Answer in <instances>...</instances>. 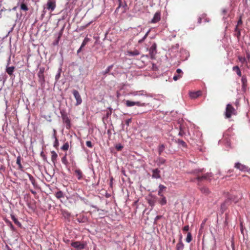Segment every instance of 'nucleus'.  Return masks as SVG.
I'll return each instance as SVG.
<instances>
[{
    "instance_id": "nucleus-14",
    "label": "nucleus",
    "mask_w": 250,
    "mask_h": 250,
    "mask_svg": "<svg viewBox=\"0 0 250 250\" xmlns=\"http://www.w3.org/2000/svg\"><path fill=\"white\" fill-rule=\"evenodd\" d=\"M199 189L202 193L205 194L206 195H208L210 193V190L207 187L204 186L200 187Z\"/></svg>"
},
{
    "instance_id": "nucleus-24",
    "label": "nucleus",
    "mask_w": 250,
    "mask_h": 250,
    "mask_svg": "<svg viewBox=\"0 0 250 250\" xmlns=\"http://www.w3.org/2000/svg\"><path fill=\"white\" fill-rule=\"evenodd\" d=\"M14 69L15 67L13 66L8 67L6 69V72L9 75L11 76L12 75H13Z\"/></svg>"
},
{
    "instance_id": "nucleus-19",
    "label": "nucleus",
    "mask_w": 250,
    "mask_h": 250,
    "mask_svg": "<svg viewBox=\"0 0 250 250\" xmlns=\"http://www.w3.org/2000/svg\"><path fill=\"white\" fill-rule=\"evenodd\" d=\"M75 173L78 180H81L83 178L82 171L80 169H77L75 170Z\"/></svg>"
},
{
    "instance_id": "nucleus-49",
    "label": "nucleus",
    "mask_w": 250,
    "mask_h": 250,
    "mask_svg": "<svg viewBox=\"0 0 250 250\" xmlns=\"http://www.w3.org/2000/svg\"><path fill=\"white\" fill-rule=\"evenodd\" d=\"M132 121V119L131 118H130V119H128L127 120H126L125 121V124L127 125V126H129V124Z\"/></svg>"
},
{
    "instance_id": "nucleus-17",
    "label": "nucleus",
    "mask_w": 250,
    "mask_h": 250,
    "mask_svg": "<svg viewBox=\"0 0 250 250\" xmlns=\"http://www.w3.org/2000/svg\"><path fill=\"white\" fill-rule=\"evenodd\" d=\"M51 160H52V162L53 163V164L55 165L57 161L58 155L56 153V152L54 150L51 151Z\"/></svg>"
},
{
    "instance_id": "nucleus-28",
    "label": "nucleus",
    "mask_w": 250,
    "mask_h": 250,
    "mask_svg": "<svg viewBox=\"0 0 250 250\" xmlns=\"http://www.w3.org/2000/svg\"><path fill=\"white\" fill-rule=\"evenodd\" d=\"M113 67V65L112 64V65H110L109 66H108L107 67V68L105 69V70L104 71H103V74L104 75H105L106 74L109 73V72L111 70V69H112Z\"/></svg>"
},
{
    "instance_id": "nucleus-4",
    "label": "nucleus",
    "mask_w": 250,
    "mask_h": 250,
    "mask_svg": "<svg viewBox=\"0 0 250 250\" xmlns=\"http://www.w3.org/2000/svg\"><path fill=\"white\" fill-rule=\"evenodd\" d=\"M125 105L127 107L132 106L134 105H137L139 106H145L146 104L145 103H142L139 101L137 102H132L129 100L125 101Z\"/></svg>"
},
{
    "instance_id": "nucleus-1",
    "label": "nucleus",
    "mask_w": 250,
    "mask_h": 250,
    "mask_svg": "<svg viewBox=\"0 0 250 250\" xmlns=\"http://www.w3.org/2000/svg\"><path fill=\"white\" fill-rule=\"evenodd\" d=\"M203 169H195L191 172V173L193 174L195 176L194 178L191 179V181L195 182L196 180H197L198 186L200 185L201 182L204 180L210 181L212 177V174L211 173H206L203 174Z\"/></svg>"
},
{
    "instance_id": "nucleus-36",
    "label": "nucleus",
    "mask_w": 250,
    "mask_h": 250,
    "mask_svg": "<svg viewBox=\"0 0 250 250\" xmlns=\"http://www.w3.org/2000/svg\"><path fill=\"white\" fill-rule=\"evenodd\" d=\"M149 32H150V30H148V31L146 32V33L145 34V35L144 36V37L142 39L138 41V42H139V43H140L143 42L145 41V40L146 38V37L148 36V34H149Z\"/></svg>"
},
{
    "instance_id": "nucleus-26",
    "label": "nucleus",
    "mask_w": 250,
    "mask_h": 250,
    "mask_svg": "<svg viewBox=\"0 0 250 250\" xmlns=\"http://www.w3.org/2000/svg\"><path fill=\"white\" fill-rule=\"evenodd\" d=\"M161 197H162V198L159 200V203L162 206L166 205L167 203L166 198L164 195H163V196H161Z\"/></svg>"
},
{
    "instance_id": "nucleus-7",
    "label": "nucleus",
    "mask_w": 250,
    "mask_h": 250,
    "mask_svg": "<svg viewBox=\"0 0 250 250\" xmlns=\"http://www.w3.org/2000/svg\"><path fill=\"white\" fill-rule=\"evenodd\" d=\"M56 7V1L48 0L46 3V8L51 12L53 11Z\"/></svg>"
},
{
    "instance_id": "nucleus-16",
    "label": "nucleus",
    "mask_w": 250,
    "mask_h": 250,
    "mask_svg": "<svg viewBox=\"0 0 250 250\" xmlns=\"http://www.w3.org/2000/svg\"><path fill=\"white\" fill-rule=\"evenodd\" d=\"M202 92L201 91H198L196 92H193L190 93V97L192 99H196L201 95Z\"/></svg>"
},
{
    "instance_id": "nucleus-30",
    "label": "nucleus",
    "mask_w": 250,
    "mask_h": 250,
    "mask_svg": "<svg viewBox=\"0 0 250 250\" xmlns=\"http://www.w3.org/2000/svg\"><path fill=\"white\" fill-rule=\"evenodd\" d=\"M11 218L15 224H16L17 225H18L19 226H21V224L19 222L18 219L16 218V217L14 215H11Z\"/></svg>"
},
{
    "instance_id": "nucleus-51",
    "label": "nucleus",
    "mask_w": 250,
    "mask_h": 250,
    "mask_svg": "<svg viewBox=\"0 0 250 250\" xmlns=\"http://www.w3.org/2000/svg\"><path fill=\"white\" fill-rule=\"evenodd\" d=\"M56 134H57V131L55 129H53V138L56 139V138H57V137H56Z\"/></svg>"
},
{
    "instance_id": "nucleus-45",
    "label": "nucleus",
    "mask_w": 250,
    "mask_h": 250,
    "mask_svg": "<svg viewBox=\"0 0 250 250\" xmlns=\"http://www.w3.org/2000/svg\"><path fill=\"white\" fill-rule=\"evenodd\" d=\"M126 7H127V4L126 2H125L124 4H123V7H122V8H123L122 12L123 13L125 12V11L126 10Z\"/></svg>"
},
{
    "instance_id": "nucleus-31",
    "label": "nucleus",
    "mask_w": 250,
    "mask_h": 250,
    "mask_svg": "<svg viewBox=\"0 0 250 250\" xmlns=\"http://www.w3.org/2000/svg\"><path fill=\"white\" fill-rule=\"evenodd\" d=\"M69 147V145L68 142H66L62 146L61 149L63 151H66L68 149Z\"/></svg>"
},
{
    "instance_id": "nucleus-22",
    "label": "nucleus",
    "mask_w": 250,
    "mask_h": 250,
    "mask_svg": "<svg viewBox=\"0 0 250 250\" xmlns=\"http://www.w3.org/2000/svg\"><path fill=\"white\" fill-rule=\"evenodd\" d=\"M127 55L129 56H137L140 54V52L138 50H134L133 51H128L127 52Z\"/></svg>"
},
{
    "instance_id": "nucleus-34",
    "label": "nucleus",
    "mask_w": 250,
    "mask_h": 250,
    "mask_svg": "<svg viewBox=\"0 0 250 250\" xmlns=\"http://www.w3.org/2000/svg\"><path fill=\"white\" fill-rule=\"evenodd\" d=\"M158 161V165L160 166L161 165L165 164L166 162V160L163 158H159L157 160Z\"/></svg>"
},
{
    "instance_id": "nucleus-37",
    "label": "nucleus",
    "mask_w": 250,
    "mask_h": 250,
    "mask_svg": "<svg viewBox=\"0 0 250 250\" xmlns=\"http://www.w3.org/2000/svg\"><path fill=\"white\" fill-rule=\"evenodd\" d=\"M243 24L242 16H240L239 18V20L237 21V24L236 27H239V26L242 25Z\"/></svg>"
},
{
    "instance_id": "nucleus-29",
    "label": "nucleus",
    "mask_w": 250,
    "mask_h": 250,
    "mask_svg": "<svg viewBox=\"0 0 250 250\" xmlns=\"http://www.w3.org/2000/svg\"><path fill=\"white\" fill-rule=\"evenodd\" d=\"M235 31L236 32L235 36L237 37V39H239L241 36V30L239 27H235Z\"/></svg>"
},
{
    "instance_id": "nucleus-12",
    "label": "nucleus",
    "mask_w": 250,
    "mask_h": 250,
    "mask_svg": "<svg viewBox=\"0 0 250 250\" xmlns=\"http://www.w3.org/2000/svg\"><path fill=\"white\" fill-rule=\"evenodd\" d=\"M242 87L243 90H245L247 87V79L246 76L243 75L241 78Z\"/></svg>"
},
{
    "instance_id": "nucleus-41",
    "label": "nucleus",
    "mask_w": 250,
    "mask_h": 250,
    "mask_svg": "<svg viewBox=\"0 0 250 250\" xmlns=\"http://www.w3.org/2000/svg\"><path fill=\"white\" fill-rule=\"evenodd\" d=\"M88 41H89V39L87 38H85L82 43V45L81 46V48H82L83 47H84L86 45V44L87 43Z\"/></svg>"
},
{
    "instance_id": "nucleus-42",
    "label": "nucleus",
    "mask_w": 250,
    "mask_h": 250,
    "mask_svg": "<svg viewBox=\"0 0 250 250\" xmlns=\"http://www.w3.org/2000/svg\"><path fill=\"white\" fill-rule=\"evenodd\" d=\"M5 167L1 164H0V173H1V172H4L5 171Z\"/></svg>"
},
{
    "instance_id": "nucleus-15",
    "label": "nucleus",
    "mask_w": 250,
    "mask_h": 250,
    "mask_svg": "<svg viewBox=\"0 0 250 250\" xmlns=\"http://www.w3.org/2000/svg\"><path fill=\"white\" fill-rule=\"evenodd\" d=\"M182 236H180L179 242L176 245V250H183L184 247V245L182 241Z\"/></svg>"
},
{
    "instance_id": "nucleus-47",
    "label": "nucleus",
    "mask_w": 250,
    "mask_h": 250,
    "mask_svg": "<svg viewBox=\"0 0 250 250\" xmlns=\"http://www.w3.org/2000/svg\"><path fill=\"white\" fill-rule=\"evenodd\" d=\"M86 145L88 147H90V148L92 147V143H91L90 141H86Z\"/></svg>"
},
{
    "instance_id": "nucleus-10",
    "label": "nucleus",
    "mask_w": 250,
    "mask_h": 250,
    "mask_svg": "<svg viewBox=\"0 0 250 250\" xmlns=\"http://www.w3.org/2000/svg\"><path fill=\"white\" fill-rule=\"evenodd\" d=\"M44 68H40L39 71L38 73V76L39 78V82L41 83H43L45 81L44 77Z\"/></svg>"
},
{
    "instance_id": "nucleus-8",
    "label": "nucleus",
    "mask_w": 250,
    "mask_h": 250,
    "mask_svg": "<svg viewBox=\"0 0 250 250\" xmlns=\"http://www.w3.org/2000/svg\"><path fill=\"white\" fill-rule=\"evenodd\" d=\"M161 12L160 11H158L155 13L153 18L152 19V20L151 21V23H156L159 22L161 20Z\"/></svg>"
},
{
    "instance_id": "nucleus-59",
    "label": "nucleus",
    "mask_w": 250,
    "mask_h": 250,
    "mask_svg": "<svg viewBox=\"0 0 250 250\" xmlns=\"http://www.w3.org/2000/svg\"><path fill=\"white\" fill-rule=\"evenodd\" d=\"M227 202V201H226L222 205V206H224L225 203Z\"/></svg>"
},
{
    "instance_id": "nucleus-40",
    "label": "nucleus",
    "mask_w": 250,
    "mask_h": 250,
    "mask_svg": "<svg viewBox=\"0 0 250 250\" xmlns=\"http://www.w3.org/2000/svg\"><path fill=\"white\" fill-rule=\"evenodd\" d=\"M238 60L242 63H244L247 62V59L245 57H243L241 56H238Z\"/></svg>"
},
{
    "instance_id": "nucleus-25",
    "label": "nucleus",
    "mask_w": 250,
    "mask_h": 250,
    "mask_svg": "<svg viewBox=\"0 0 250 250\" xmlns=\"http://www.w3.org/2000/svg\"><path fill=\"white\" fill-rule=\"evenodd\" d=\"M166 148V146L164 144L160 145L158 146V152L159 154L160 155L162 154V152L164 151Z\"/></svg>"
},
{
    "instance_id": "nucleus-18",
    "label": "nucleus",
    "mask_w": 250,
    "mask_h": 250,
    "mask_svg": "<svg viewBox=\"0 0 250 250\" xmlns=\"http://www.w3.org/2000/svg\"><path fill=\"white\" fill-rule=\"evenodd\" d=\"M28 176L29 180L30 181V182H31L32 184L33 185V186L35 188H37L38 187V184L36 183L35 179L34 178V177L32 175H31V174H28Z\"/></svg>"
},
{
    "instance_id": "nucleus-58",
    "label": "nucleus",
    "mask_w": 250,
    "mask_h": 250,
    "mask_svg": "<svg viewBox=\"0 0 250 250\" xmlns=\"http://www.w3.org/2000/svg\"><path fill=\"white\" fill-rule=\"evenodd\" d=\"M149 204L151 206H153L154 205V203H151L150 201L149 202Z\"/></svg>"
},
{
    "instance_id": "nucleus-3",
    "label": "nucleus",
    "mask_w": 250,
    "mask_h": 250,
    "mask_svg": "<svg viewBox=\"0 0 250 250\" xmlns=\"http://www.w3.org/2000/svg\"><path fill=\"white\" fill-rule=\"evenodd\" d=\"M157 53V44L154 42L149 49V54L151 59H155V55Z\"/></svg>"
},
{
    "instance_id": "nucleus-61",
    "label": "nucleus",
    "mask_w": 250,
    "mask_h": 250,
    "mask_svg": "<svg viewBox=\"0 0 250 250\" xmlns=\"http://www.w3.org/2000/svg\"><path fill=\"white\" fill-rule=\"evenodd\" d=\"M0 148H2V147L0 146Z\"/></svg>"
},
{
    "instance_id": "nucleus-11",
    "label": "nucleus",
    "mask_w": 250,
    "mask_h": 250,
    "mask_svg": "<svg viewBox=\"0 0 250 250\" xmlns=\"http://www.w3.org/2000/svg\"><path fill=\"white\" fill-rule=\"evenodd\" d=\"M71 246L77 249L83 250L85 248V244L79 241L73 242L71 243Z\"/></svg>"
},
{
    "instance_id": "nucleus-44",
    "label": "nucleus",
    "mask_w": 250,
    "mask_h": 250,
    "mask_svg": "<svg viewBox=\"0 0 250 250\" xmlns=\"http://www.w3.org/2000/svg\"><path fill=\"white\" fill-rule=\"evenodd\" d=\"M59 143L58 140L57 138H56V139H55V142L54 143V146L55 148H57L58 146H59Z\"/></svg>"
},
{
    "instance_id": "nucleus-46",
    "label": "nucleus",
    "mask_w": 250,
    "mask_h": 250,
    "mask_svg": "<svg viewBox=\"0 0 250 250\" xmlns=\"http://www.w3.org/2000/svg\"><path fill=\"white\" fill-rule=\"evenodd\" d=\"M121 7H123V4H122V0H120L119 1V5L118 6V7L116 8L115 11L117 12L119 10V9Z\"/></svg>"
},
{
    "instance_id": "nucleus-57",
    "label": "nucleus",
    "mask_w": 250,
    "mask_h": 250,
    "mask_svg": "<svg viewBox=\"0 0 250 250\" xmlns=\"http://www.w3.org/2000/svg\"><path fill=\"white\" fill-rule=\"evenodd\" d=\"M201 20H202L201 18H199L198 19V22H199V23H201Z\"/></svg>"
},
{
    "instance_id": "nucleus-9",
    "label": "nucleus",
    "mask_w": 250,
    "mask_h": 250,
    "mask_svg": "<svg viewBox=\"0 0 250 250\" xmlns=\"http://www.w3.org/2000/svg\"><path fill=\"white\" fill-rule=\"evenodd\" d=\"M234 167L242 171H248L250 169L248 167L243 164H242L240 163H235Z\"/></svg>"
},
{
    "instance_id": "nucleus-5",
    "label": "nucleus",
    "mask_w": 250,
    "mask_h": 250,
    "mask_svg": "<svg viewBox=\"0 0 250 250\" xmlns=\"http://www.w3.org/2000/svg\"><path fill=\"white\" fill-rule=\"evenodd\" d=\"M62 117V121L64 123L66 124V127L67 129H69L71 127V122L69 117L67 115L64 113H62V112H61Z\"/></svg>"
},
{
    "instance_id": "nucleus-38",
    "label": "nucleus",
    "mask_w": 250,
    "mask_h": 250,
    "mask_svg": "<svg viewBox=\"0 0 250 250\" xmlns=\"http://www.w3.org/2000/svg\"><path fill=\"white\" fill-rule=\"evenodd\" d=\"M61 72H62V69L60 68L58 70V73L55 76V80L56 81H58L59 80V79H60V76H61Z\"/></svg>"
},
{
    "instance_id": "nucleus-50",
    "label": "nucleus",
    "mask_w": 250,
    "mask_h": 250,
    "mask_svg": "<svg viewBox=\"0 0 250 250\" xmlns=\"http://www.w3.org/2000/svg\"><path fill=\"white\" fill-rule=\"evenodd\" d=\"M189 229V226L188 225L185 226L183 229V230L185 231H188Z\"/></svg>"
},
{
    "instance_id": "nucleus-6",
    "label": "nucleus",
    "mask_w": 250,
    "mask_h": 250,
    "mask_svg": "<svg viewBox=\"0 0 250 250\" xmlns=\"http://www.w3.org/2000/svg\"><path fill=\"white\" fill-rule=\"evenodd\" d=\"M72 94H73L76 100V105H79L81 104L82 103V99L78 91L77 90H73L72 91Z\"/></svg>"
},
{
    "instance_id": "nucleus-33",
    "label": "nucleus",
    "mask_w": 250,
    "mask_h": 250,
    "mask_svg": "<svg viewBox=\"0 0 250 250\" xmlns=\"http://www.w3.org/2000/svg\"><path fill=\"white\" fill-rule=\"evenodd\" d=\"M186 242L190 243L192 240V235L190 232H188L186 238Z\"/></svg>"
},
{
    "instance_id": "nucleus-20",
    "label": "nucleus",
    "mask_w": 250,
    "mask_h": 250,
    "mask_svg": "<svg viewBox=\"0 0 250 250\" xmlns=\"http://www.w3.org/2000/svg\"><path fill=\"white\" fill-rule=\"evenodd\" d=\"M232 70L235 71L239 77H242V73L240 68L238 66H234L232 67Z\"/></svg>"
},
{
    "instance_id": "nucleus-55",
    "label": "nucleus",
    "mask_w": 250,
    "mask_h": 250,
    "mask_svg": "<svg viewBox=\"0 0 250 250\" xmlns=\"http://www.w3.org/2000/svg\"><path fill=\"white\" fill-rule=\"evenodd\" d=\"M8 224H9L11 228L13 229L14 227H13V225L12 224V223L10 222H8Z\"/></svg>"
},
{
    "instance_id": "nucleus-60",
    "label": "nucleus",
    "mask_w": 250,
    "mask_h": 250,
    "mask_svg": "<svg viewBox=\"0 0 250 250\" xmlns=\"http://www.w3.org/2000/svg\"><path fill=\"white\" fill-rule=\"evenodd\" d=\"M82 48H81V47L79 48V49L78 50V53H79L80 50H81Z\"/></svg>"
},
{
    "instance_id": "nucleus-2",
    "label": "nucleus",
    "mask_w": 250,
    "mask_h": 250,
    "mask_svg": "<svg viewBox=\"0 0 250 250\" xmlns=\"http://www.w3.org/2000/svg\"><path fill=\"white\" fill-rule=\"evenodd\" d=\"M235 108L230 104H228L226 108L225 116L226 118H230L232 115H236Z\"/></svg>"
},
{
    "instance_id": "nucleus-56",
    "label": "nucleus",
    "mask_w": 250,
    "mask_h": 250,
    "mask_svg": "<svg viewBox=\"0 0 250 250\" xmlns=\"http://www.w3.org/2000/svg\"><path fill=\"white\" fill-rule=\"evenodd\" d=\"M30 191H31L32 193H33L34 194H36V191H34L33 190H31Z\"/></svg>"
},
{
    "instance_id": "nucleus-13",
    "label": "nucleus",
    "mask_w": 250,
    "mask_h": 250,
    "mask_svg": "<svg viewBox=\"0 0 250 250\" xmlns=\"http://www.w3.org/2000/svg\"><path fill=\"white\" fill-rule=\"evenodd\" d=\"M160 171L158 169L156 168L152 170V177L154 178H160L161 177Z\"/></svg>"
},
{
    "instance_id": "nucleus-35",
    "label": "nucleus",
    "mask_w": 250,
    "mask_h": 250,
    "mask_svg": "<svg viewBox=\"0 0 250 250\" xmlns=\"http://www.w3.org/2000/svg\"><path fill=\"white\" fill-rule=\"evenodd\" d=\"M21 9L24 10L25 11H27L29 9L27 6L24 3H22L21 4Z\"/></svg>"
},
{
    "instance_id": "nucleus-21",
    "label": "nucleus",
    "mask_w": 250,
    "mask_h": 250,
    "mask_svg": "<svg viewBox=\"0 0 250 250\" xmlns=\"http://www.w3.org/2000/svg\"><path fill=\"white\" fill-rule=\"evenodd\" d=\"M21 156H19L17 158L16 163L19 166L18 168L20 170L23 171V167H22V166L21 163Z\"/></svg>"
},
{
    "instance_id": "nucleus-54",
    "label": "nucleus",
    "mask_w": 250,
    "mask_h": 250,
    "mask_svg": "<svg viewBox=\"0 0 250 250\" xmlns=\"http://www.w3.org/2000/svg\"><path fill=\"white\" fill-rule=\"evenodd\" d=\"M176 72L178 73V74H180L181 73H182V71L181 69L180 68H178L176 70Z\"/></svg>"
},
{
    "instance_id": "nucleus-53",
    "label": "nucleus",
    "mask_w": 250,
    "mask_h": 250,
    "mask_svg": "<svg viewBox=\"0 0 250 250\" xmlns=\"http://www.w3.org/2000/svg\"><path fill=\"white\" fill-rule=\"evenodd\" d=\"M206 220H204L203 222L202 223L201 225V228L202 229L204 228V226H205V223H206Z\"/></svg>"
},
{
    "instance_id": "nucleus-52",
    "label": "nucleus",
    "mask_w": 250,
    "mask_h": 250,
    "mask_svg": "<svg viewBox=\"0 0 250 250\" xmlns=\"http://www.w3.org/2000/svg\"><path fill=\"white\" fill-rule=\"evenodd\" d=\"M161 217H162L161 215H157V216H156V217L155 218V221H157V220H158L159 219L161 218Z\"/></svg>"
},
{
    "instance_id": "nucleus-32",
    "label": "nucleus",
    "mask_w": 250,
    "mask_h": 250,
    "mask_svg": "<svg viewBox=\"0 0 250 250\" xmlns=\"http://www.w3.org/2000/svg\"><path fill=\"white\" fill-rule=\"evenodd\" d=\"M66 155L67 154H65L64 156L62 158V163L65 165V166H67L68 164V162L66 158Z\"/></svg>"
},
{
    "instance_id": "nucleus-27",
    "label": "nucleus",
    "mask_w": 250,
    "mask_h": 250,
    "mask_svg": "<svg viewBox=\"0 0 250 250\" xmlns=\"http://www.w3.org/2000/svg\"><path fill=\"white\" fill-rule=\"evenodd\" d=\"M55 196L57 199H60L61 198L64 197V195L61 190H59L56 193Z\"/></svg>"
},
{
    "instance_id": "nucleus-23",
    "label": "nucleus",
    "mask_w": 250,
    "mask_h": 250,
    "mask_svg": "<svg viewBox=\"0 0 250 250\" xmlns=\"http://www.w3.org/2000/svg\"><path fill=\"white\" fill-rule=\"evenodd\" d=\"M166 188V187L163 185H160L159 186V191L158 193V195L159 196H163V194L162 193V191Z\"/></svg>"
},
{
    "instance_id": "nucleus-43",
    "label": "nucleus",
    "mask_w": 250,
    "mask_h": 250,
    "mask_svg": "<svg viewBox=\"0 0 250 250\" xmlns=\"http://www.w3.org/2000/svg\"><path fill=\"white\" fill-rule=\"evenodd\" d=\"M115 147L117 150L120 151L122 149L123 146L121 144H117Z\"/></svg>"
},
{
    "instance_id": "nucleus-48",
    "label": "nucleus",
    "mask_w": 250,
    "mask_h": 250,
    "mask_svg": "<svg viewBox=\"0 0 250 250\" xmlns=\"http://www.w3.org/2000/svg\"><path fill=\"white\" fill-rule=\"evenodd\" d=\"M182 77V76L180 75H175L174 77H173V80L174 81H177V80H178L179 79H180V78Z\"/></svg>"
},
{
    "instance_id": "nucleus-39",
    "label": "nucleus",
    "mask_w": 250,
    "mask_h": 250,
    "mask_svg": "<svg viewBox=\"0 0 250 250\" xmlns=\"http://www.w3.org/2000/svg\"><path fill=\"white\" fill-rule=\"evenodd\" d=\"M177 143L183 147H186L187 146L186 143L182 140L178 139L177 140Z\"/></svg>"
}]
</instances>
